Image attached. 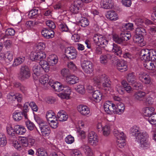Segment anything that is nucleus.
Listing matches in <instances>:
<instances>
[{
  "mask_svg": "<svg viewBox=\"0 0 156 156\" xmlns=\"http://www.w3.org/2000/svg\"><path fill=\"white\" fill-rule=\"evenodd\" d=\"M66 142L68 144H71L74 141V137L70 135L67 136L65 139Z\"/></svg>",
  "mask_w": 156,
  "mask_h": 156,
  "instance_id": "4d7b16f0",
  "label": "nucleus"
},
{
  "mask_svg": "<svg viewBox=\"0 0 156 156\" xmlns=\"http://www.w3.org/2000/svg\"><path fill=\"white\" fill-rule=\"evenodd\" d=\"M58 58L57 56L55 54H52L49 55L48 58V61L51 66H54L58 62Z\"/></svg>",
  "mask_w": 156,
  "mask_h": 156,
  "instance_id": "7c9ffc66",
  "label": "nucleus"
},
{
  "mask_svg": "<svg viewBox=\"0 0 156 156\" xmlns=\"http://www.w3.org/2000/svg\"><path fill=\"white\" fill-rule=\"evenodd\" d=\"M25 58L23 56H20L14 58L12 66H16L21 64L24 61Z\"/></svg>",
  "mask_w": 156,
  "mask_h": 156,
  "instance_id": "4c0bfd02",
  "label": "nucleus"
},
{
  "mask_svg": "<svg viewBox=\"0 0 156 156\" xmlns=\"http://www.w3.org/2000/svg\"><path fill=\"white\" fill-rule=\"evenodd\" d=\"M36 154L37 156H48L47 152L43 148H39L37 150Z\"/></svg>",
  "mask_w": 156,
  "mask_h": 156,
  "instance_id": "3c124183",
  "label": "nucleus"
},
{
  "mask_svg": "<svg viewBox=\"0 0 156 156\" xmlns=\"http://www.w3.org/2000/svg\"><path fill=\"white\" fill-rule=\"evenodd\" d=\"M150 50L146 49H143L140 52V58L142 60L145 62L150 61Z\"/></svg>",
  "mask_w": 156,
  "mask_h": 156,
  "instance_id": "4468645a",
  "label": "nucleus"
},
{
  "mask_svg": "<svg viewBox=\"0 0 156 156\" xmlns=\"http://www.w3.org/2000/svg\"><path fill=\"white\" fill-rule=\"evenodd\" d=\"M41 133L43 136H48L50 133V130L48 126L45 122L41 124L39 126Z\"/></svg>",
  "mask_w": 156,
  "mask_h": 156,
  "instance_id": "f3484780",
  "label": "nucleus"
},
{
  "mask_svg": "<svg viewBox=\"0 0 156 156\" xmlns=\"http://www.w3.org/2000/svg\"><path fill=\"white\" fill-rule=\"evenodd\" d=\"M102 93L99 90L94 91L93 92L91 99L95 102H99L102 99Z\"/></svg>",
  "mask_w": 156,
  "mask_h": 156,
  "instance_id": "2eb2a0df",
  "label": "nucleus"
},
{
  "mask_svg": "<svg viewBox=\"0 0 156 156\" xmlns=\"http://www.w3.org/2000/svg\"><path fill=\"white\" fill-rule=\"evenodd\" d=\"M150 60L155 62L156 60V51L150 50Z\"/></svg>",
  "mask_w": 156,
  "mask_h": 156,
  "instance_id": "13d9d810",
  "label": "nucleus"
},
{
  "mask_svg": "<svg viewBox=\"0 0 156 156\" xmlns=\"http://www.w3.org/2000/svg\"><path fill=\"white\" fill-rule=\"evenodd\" d=\"M101 76H94L91 78L92 83L94 85V86H97L102 81V78H101Z\"/></svg>",
  "mask_w": 156,
  "mask_h": 156,
  "instance_id": "37998d69",
  "label": "nucleus"
},
{
  "mask_svg": "<svg viewBox=\"0 0 156 156\" xmlns=\"http://www.w3.org/2000/svg\"><path fill=\"white\" fill-rule=\"evenodd\" d=\"M144 67L149 70H154L156 67V62H155L149 61L145 62L144 63Z\"/></svg>",
  "mask_w": 156,
  "mask_h": 156,
  "instance_id": "a878e982",
  "label": "nucleus"
},
{
  "mask_svg": "<svg viewBox=\"0 0 156 156\" xmlns=\"http://www.w3.org/2000/svg\"><path fill=\"white\" fill-rule=\"evenodd\" d=\"M90 22L88 19L85 17L82 18L80 20V23L81 26L83 27H86L89 24Z\"/></svg>",
  "mask_w": 156,
  "mask_h": 156,
  "instance_id": "864d4df0",
  "label": "nucleus"
},
{
  "mask_svg": "<svg viewBox=\"0 0 156 156\" xmlns=\"http://www.w3.org/2000/svg\"><path fill=\"white\" fill-rule=\"evenodd\" d=\"M39 63L41 67L44 69V71L47 72H48L49 70V66L48 62L43 59H41Z\"/></svg>",
  "mask_w": 156,
  "mask_h": 156,
  "instance_id": "c9c22d12",
  "label": "nucleus"
},
{
  "mask_svg": "<svg viewBox=\"0 0 156 156\" xmlns=\"http://www.w3.org/2000/svg\"><path fill=\"white\" fill-rule=\"evenodd\" d=\"M46 117L49 122L50 120L57 119L55 114L52 111H49L47 112Z\"/></svg>",
  "mask_w": 156,
  "mask_h": 156,
  "instance_id": "c03bdc74",
  "label": "nucleus"
},
{
  "mask_svg": "<svg viewBox=\"0 0 156 156\" xmlns=\"http://www.w3.org/2000/svg\"><path fill=\"white\" fill-rule=\"evenodd\" d=\"M49 85L51 86L56 91L60 92L64 89V86L60 82H56L49 83Z\"/></svg>",
  "mask_w": 156,
  "mask_h": 156,
  "instance_id": "aec40b11",
  "label": "nucleus"
},
{
  "mask_svg": "<svg viewBox=\"0 0 156 156\" xmlns=\"http://www.w3.org/2000/svg\"><path fill=\"white\" fill-rule=\"evenodd\" d=\"M146 94L145 92L138 91L135 92L133 95L134 99L138 101H143L145 99Z\"/></svg>",
  "mask_w": 156,
  "mask_h": 156,
  "instance_id": "a211bd4d",
  "label": "nucleus"
},
{
  "mask_svg": "<svg viewBox=\"0 0 156 156\" xmlns=\"http://www.w3.org/2000/svg\"><path fill=\"white\" fill-rule=\"evenodd\" d=\"M75 6L72 4L70 7L69 10L73 14H77L78 13L80 10Z\"/></svg>",
  "mask_w": 156,
  "mask_h": 156,
  "instance_id": "0e129e2a",
  "label": "nucleus"
},
{
  "mask_svg": "<svg viewBox=\"0 0 156 156\" xmlns=\"http://www.w3.org/2000/svg\"><path fill=\"white\" fill-rule=\"evenodd\" d=\"M6 132L7 134L10 136H14L15 135V131L12 125L8 124L6 126Z\"/></svg>",
  "mask_w": 156,
  "mask_h": 156,
  "instance_id": "a18cd8bd",
  "label": "nucleus"
},
{
  "mask_svg": "<svg viewBox=\"0 0 156 156\" xmlns=\"http://www.w3.org/2000/svg\"><path fill=\"white\" fill-rule=\"evenodd\" d=\"M76 91L81 94H84L85 92L84 86L83 85H78L75 88Z\"/></svg>",
  "mask_w": 156,
  "mask_h": 156,
  "instance_id": "603ef678",
  "label": "nucleus"
},
{
  "mask_svg": "<svg viewBox=\"0 0 156 156\" xmlns=\"http://www.w3.org/2000/svg\"><path fill=\"white\" fill-rule=\"evenodd\" d=\"M13 53L11 51H7L4 54L3 58L4 61L7 62L11 61L13 58Z\"/></svg>",
  "mask_w": 156,
  "mask_h": 156,
  "instance_id": "f704fd0d",
  "label": "nucleus"
},
{
  "mask_svg": "<svg viewBox=\"0 0 156 156\" xmlns=\"http://www.w3.org/2000/svg\"><path fill=\"white\" fill-rule=\"evenodd\" d=\"M144 115L147 117H150L154 113V109L152 107H145L143 109Z\"/></svg>",
  "mask_w": 156,
  "mask_h": 156,
  "instance_id": "c756f323",
  "label": "nucleus"
},
{
  "mask_svg": "<svg viewBox=\"0 0 156 156\" xmlns=\"http://www.w3.org/2000/svg\"><path fill=\"white\" fill-rule=\"evenodd\" d=\"M144 18H139L136 19L134 22L136 25L137 26L142 25L144 26Z\"/></svg>",
  "mask_w": 156,
  "mask_h": 156,
  "instance_id": "69168bd1",
  "label": "nucleus"
},
{
  "mask_svg": "<svg viewBox=\"0 0 156 156\" xmlns=\"http://www.w3.org/2000/svg\"><path fill=\"white\" fill-rule=\"evenodd\" d=\"M111 49L110 51L114 53L117 55L120 56L122 54V50L121 47L117 44L113 43L111 46Z\"/></svg>",
  "mask_w": 156,
  "mask_h": 156,
  "instance_id": "b1692460",
  "label": "nucleus"
},
{
  "mask_svg": "<svg viewBox=\"0 0 156 156\" xmlns=\"http://www.w3.org/2000/svg\"><path fill=\"white\" fill-rule=\"evenodd\" d=\"M73 4L76 7H78L77 8L80 10L83 6V3L81 0H76L74 1Z\"/></svg>",
  "mask_w": 156,
  "mask_h": 156,
  "instance_id": "680f3d73",
  "label": "nucleus"
},
{
  "mask_svg": "<svg viewBox=\"0 0 156 156\" xmlns=\"http://www.w3.org/2000/svg\"><path fill=\"white\" fill-rule=\"evenodd\" d=\"M115 90L119 94H122L124 93V88L120 84H117L115 87Z\"/></svg>",
  "mask_w": 156,
  "mask_h": 156,
  "instance_id": "052dcab7",
  "label": "nucleus"
},
{
  "mask_svg": "<svg viewBox=\"0 0 156 156\" xmlns=\"http://www.w3.org/2000/svg\"><path fill=\"white\" fill-rule=\"evenodd\" d=\"M68 118V116L67 113L63 110L60 111L57 114V119L60 121H66Z\"/></svg>",
  "mask_w": 156,
  "mask_h": 156,
  "instance_id": "5701e85b",
  "label": "nucleus"
},
{
  "mask_svg": "<svg viewBox=\"0 0 156 156\" xmlns=\"http://www.w3.org/2000/svg\"><path fill=\"white\" fill-rule=\"evenodd\" d=\"M78 80V78L74 75H70L67 76L66 79V82L71 84H74L77 83Z\"/></svg>",
  "mask_w": 156,
  "mask_h": 156,
  "instance_id": "393cba45",
  "label": "nucleus"
},
{
  "mask_svg": "<svg viewBox=\"0 0 156 156\" xmlns=\"http://www.w3.org/2000/svg\"><path fill=\"white\" fill-rule=\"evenodd\" d=\"M125 108L124 105L123 103H119L117 105L116 107L115 106V112L116 114L120 115L124 112Z\"/></svg>",
  "mask_w": 156,
  "mask_h": 156,
  "instance_id": "2f4dec72",
  "label": "nucleus"
},
{
  "mask_svg": "<svg viewBox=\"0 0 156 156\" xmlns=\"http://www.w3.org/2000/svg\"><path fill=\"white\" fill-rule=\"evenodd\" d=\"M120 36L122 37L123 43H125L126 41L129 40L131 37L130 34L128 33H121Z\"/></svg>",
  "mask_w": 156,
  "mask_h": 156,
  "instance_id": "5fc2aeb1",
  "label": "nucleus"
},
{
  "mask_svg": "<svg viewBox=\"0 0 156 156\" xmlns=\"http://www.w3.org/2000/svg\"><path fill=\"white\" fill-rule=\"evenodd\" d=\"M26 126L28 129L32 130L34 129L35 126L32 122L28 120L26 122Z\"/></svg>",
  "mask_w": 156,
  "mask_h": 156,
  "instance_id": "338daca9",
  "label": "nucleus"
},
{
  "mask_svg": "<svg viewBox=\"0 0 156 156\" xmlns=\"http://www.w3.org/2000/svg\"><path fill=\"white\" fill-rule=\"evenodd\" d=\"M135 34L137 35L144 36L146 35L145 29L142 27H139L136 28Z\"/></svg>",
  "mask_w": 156,
  "mask_h": 156,
  "instance_id": "a19ab883",
  "label": "nucleus"
},
{
  "mask_svg": "<svg viewBox=\"0 0 156 156\" xmlns=\"http://www.w3.org/2000/svg\"><path fill=\"white\" fill-rule=\"evenodd\" d=\"M19 140L23 146L27 147L28 145V139L27 137H21Z\"/></svg>",
  "mask_w": 156,
  "mask_h": 156,
  "instance_id": "6e6d98bb",
  "label": "nucleus"
},
{
  "mask_svg": "<svg viewBox=\"0 0 156 156\" xmlns=\"http://www.w3.org/2000/svg\"><path fill=\"white\" fill-rule=\"evenodd\" d=\"M77 108L78 112L82 115L87 116L90 114V108L86 105H80Z\"/></svg>",
  "mask_w": 156,
  "mask_h": 156,
  "instance_id": "dca6fc26",
  "label": "nucleus"
},
{
  "mask_svg": "<svg viewBox=\"0 0 156 156\" xmlns=\"http://www.w3.org/2000/svg\"><path fill=\"white\" fill-rule=\"evenodd\" d=\"M18 77L21 81L27 80L31 76V72L29 67L26 65H22L20 68Z\"/></svg>",
  "mask_w": 156,
  "mask_h": 156,
  "instance_id": "f03ea898",
  "label": "nucleus"
},
{
  "mask_svg": "<svg viewBox=\"0 0 156 156\" xmlns=\"http://www.w3.org/2000/svg\"><path fill=\"white\" fill-rule=\"evenodd\" d=\"M100 61L101 63L104 65L107 63L108 60L105 55H101L100 58Z\"/></svg>",
  "mask_w": 156,
  "mask_h": 156,
  "instance_id": "774afa93",
  "label": "nucleus"
},
{
  "mask_svg": "<svg viewBox=\"0 0 156 156\" xmlns=\"http://www.w3.org/2000/svg\"><path fill=\"white\" fill-rule=\"evenodd\" d=\"M102 130L104 136H108L110 134L111 130V125L108 122L103 127Z\"/></svg>",
  "mask_w": 156,
  "mask_h": 156,
  "instance_id": "58836bf2",
  "label": "nucleus"
},
{
  "mask_svg": "<svg viewBox=\"0 0 156 156\" xmlns=\"http://www.w3.org/2000/svg\"><path fill=\"white\" fill-rule=\"evenodd\" d=\"M41 33L42 35L46 38H50L53 37L54 32L52 30L43 29Z\"/></svg>",
  "mask_w": 156,
  "mask_h": 156,
  "instance_id": "4be33fe9",
  "label": "nucleus"
},
{
  "mask_svg": "<svg viewBox=\"0 0 156 156\" xmlns=\"http://www.w3.org/2000/svg\"><path fill=\"white\" fill-rule=\"evenodd\" d=\"M113 40L115 42L119 44H123V40L121 36L119 37L117 34H113Z\"/></svg>",
  "mask_w": 156,
  "mask_h": 156,
  "instance_id": "09e8293b",
  "label": "nucleus"
},
{
  "mask_svg": "<svg viewBox=\"0 0 156 156\" xmlns=\"http://www.w3.org/2000/svg\"><path fill=\"white\" fill-rule=\"evenodd\" d=\"M46 48V45L44 43L42 42H39L35 44L34 46V50L37 51H42Z\"/></svg>",
  "mask_w": 156,
  "mask_h": 156,
  "instance_id": "e433bc0d",
  "label": "nucleus"
},
{
  "mask_svg": "<svg viewBox=\"0 0 156 156\" xmlns=\"http://www.w3.org/2000/svg\"><path fill=\"white\" fill-rule=\"evenodd\" d=\"M68 153L70 156H83L81 152L76 149L70 150L68 151Z\"/></svg>",
  "mask_w": 156,
  "mask_h": 156,
  "instance_id": "49530a36",
  "label": "nucleus"
},
{
  "mask_svg": "<svg viewBox=\"0 0 156 156\" xmlns=\"http://www.w3.org/2000/svg\"><path fill=\"white\" fill-rule=\"evenodd\" d=\"M72 25L68 27L65 23H61L59 25V27L62 31L70 32L72 34L75 30L74 25L73 24Z\"/></svg>",
  "mask_w": 156,
  "mask_h": 156,
  "instance_id": "6ab92c4d",
  "label": "nucleus"
},
{
  "mask_svg": "<svg viewBox=\"0 0 156 156\" xmlns=\"http://www.w3.org/2000/svg\"><path fill=\"white\" fill-rule=\"evenodd\" d=\"M23 116V113L20 111H15L13 113L12 117L16 121H19L22 119Z\"/></svg>",
  "mask_w": 156,
  "mask_h": 156,
  "instance_id": "72a5a7b5",
  "label": "nucleus"
},
{
  "mask_svg": "<svg viewBox=\"0 0 156 156\" xmlns=\"http://www.w3.org/2000/svg\"><path fill=\"white\" fill-rule=\"evenodd\" d=\"M115 66L117 69L121 72H125L127 69V63L123 60L118 61L116 63Z\"/></svg>",
  "mask_w": 156,
  "mask_h": 156,
  "instance_id": "f8f14e48",
  "label": "nucleus"
},
{
  "mask_svg": "<svg viewBox=\"0 0 156 156\" xmlns=\"http://www.w3.org/2000/svg\"><path fill=\"white\" fill-rule=\"evenodd\" d=\"M83 150L85 154L87 156H91L93 153L92 151L88 145H83L82 146Z\"/></svg>",
  "mask_w": 156,
  "mask_h": 156,
  "instance_id": "ea45409f",
  "label": "nucleus"
},
{
  "mask_svg": "<svg viewBox=\"0 0 156 156\" xmlns=\"http://www.w3.org/2000/svg\"><path fill=\"white\" fill-rule=\"evenodd\" d=\"M106 16L107 19H109L112 21H115L119 19L117 14L114 11H110L108 12Z\"/></svg>",
  "mask_w": 156,
  "mask_h": 156,
  "instance_id": "cd10ccee",
  "label": "nucleus"
},
{
  "mask_svg": "<svg viewBox=\"0 0 156 156\" xmlns=\"http://www.w3.org/2000/svg\"><path fill=\"white\" fill-rule=\"evenodd\" d=\"M140 80L145 84H151L152 83L150 76L145 72L140 73L139 75Z\"/></svg>",
  "mask_w": 156,
  "mask_h": 156,
  "instance_id": "ddd939ff",
  "label": "nucleus"
},
{
  "mask_svg": "<svg viewBox=\"0 0 156 156\" xmlns=\"http://www.w3.org/2000/svg\"><path fill=\"white\" fill-rule=\"evenodd\" d=\"M19 140L17 137H15L13 139H12L11 140L12 142L13 146L15 149L18 150H20L22 149V147Z\"/></svg>",
  "mask_w": 156,
  "mask_h": 156,
  "instance_id": "473e14b6",
  "label": "nucleus"
},
{
  "mask_svg": "<svg viewBox=\"0 0 156 156\" xmlns=\"http://www.w3.org/2000/svg\"><path fill=\"white\" fill-rule=\"evenodd\" d=\"M131 132L133 135L136 137L140 145L144 149L149 147L150 142L148 141V136L146 132L140 129L137 126H133L131 129Z\"/></svg>",
  "mask_w": 156,
  "mask_h": 156,
  "instance_id": "f257e3e1",
  "label": "nucleus"
},
{
  "mask_svg": "<svg viewBox=\"0 0 156 156\" xmlns=\"http://www.w3.org/2000/svg\"><path fill=\"white\" fill-rule=\"evenodd\" d=\"M101 78H102L101 82H103L102 86L104 87L109 88L111 86V82L109 78L105 75L101 76Z\"/></svg>",
  "mask_w": 156,
  "mask_h": 156,
  "instance_id": "bb28decb",
  "label": "nucleus"
},
{
  "mask_svg": "<svg viewBox=\"0 0 156 156\" xmlns=\"http://www.w3.org/2000/svg\"><path fill=\"white\" fill-rule=\"evenodd\" d=\"M49 123L51 127L53 129H55L58 126V123L57 119L50 120Z\"/></svg>",
  "mask_w": 156,
  "mask_h": 156,
  "instance_id": "e2e57ef3",
  "label": "nucleus"
},
{
  "mask_svg": "<svg viewBox=\"0 0 156 156\" xmlns=\"http://www.w3.org/2000/svg\"><path fill=\"white\" fill-rule=\"evenodd\" d=\"M7 144V140L5 135L3 133H0V145L4 146Z\"/></svg>",
  "mask_w": 156,
  "mask_h": 156,
  "instance_id": "de8ad7c7",
  "label": "nucleus"
},
{
  "mask_svg": "<svg viewBox=\"0 0 156 156\" xmlns=\"http://www.w3.org/2000/svg\"><path fill=\"white\" fill-rule=\"evenodd\" d=\"M42 69L40 65L37 64L34 66L33 68V72L34 74L33 76L35 80H37V79H36L35 76L38 77L41 76L42 74Z\"/></svg>",
  "mask_w": 156,
  "mask_h": 156,
  "instance_id": "412c9836",
  "label": "nucleus"
},
{
  "mask_svg": "<svg viewBox=\"0 0 156 156\" xmlns=\"http://www.w3.org/2000/svg\"><path fill=\"white\" fill-rule=\"evenodd\" d=\"M142 36L138 35L135 34L133 38L134 42L136 43L140 44L142 43L144 41Z\"/></svg>",
  "mask_w": 156,
  "mask_h": 156,
  "instance_id": "8fccbe9b",
  "label": "nucleus"
},
{
  "mask_svg": "<svg viewBox=\"0 0 156 156\" xmlns=\"http://www.w3.org/2000/svg\"><path fill=\"white\" fill-rule=\"evenodd\" d=\"M49 77L45 75L41 76L39 79L37 87L43 89H46L49 85Z\"/></svg>",
  "mask_w": 156,
  "mask_h": 156,
  "instance_id": "6e6552de",
  "label": "nucleus"
},
{
  "mask_svg": "<svg viewBox=\"0 0 156 156\" xmlns=\"http://www.w3.org/2000/svg\"><path fill=\"white\" fill-rule=\"evenodd\" d=\"M81 65L85 73L89 74L93 72V65L90 61L84 60L81 62Z\"/></svg>",
  "mask_w": 156,
  "mask_h": 156,
  "instance_id": "423d86ee",
  "label": "nucleus"
},
{
  "mask_svg": "<svg viewBox=\"0 0 156 156\" xmlns=\"http://www.w3.org/2000/svg\"><path fill=\"white\" fill-rule=\"evenodd\" d=\"M104 108L105 112L108 114H112L114 113L115 105L111 101H106L104 104Z\"/></svg>",
  "mask_w": 156,
  "mask_h": 156,
  "instance_id": "1a4fd4ad",
  "label": "nucleus"
},
{
  "mask_svg": "<svg viewBox=\"0 0 156 156\" xmlns=\"http://www.w3.org/2000/svg\"><path fill=\"white\" fill-rule=\"evenodd\" d=\"M88 143L91 145L96 146L99 142V138L97 133L93 131L89 132L88 135Z\"/></svg>",
  "mask_w": 156,
  "mask_h": 156,
  "instance_id": "20e7f679",
  "label": "nucleus"
},
{
  "mask_svg": "<svg viewBox=\"0 0 156 156\" xmlns=\"http://www.w3.org/2000/svg\"><path fill=\"white\" fill-rule=\"evenodd\" d=\"M127 79L129 83L133 85L136 81V76L133 73H129L128 74Z\"/></svg>",
  "mask_w": 156,
  "mask_h": 156,
  "instance_id": "79ce46f5",
  "label": "nucleus"
},
{
  "mask_svg": "<svg viewBox=\"0 0 156 156\" xmlns=\"http://www.w3.org/2000/svg\"><path fill=\"white\" fill-rule=\"evenodd\" d=\"M64 93H60L58 94V96L61 99H69L70 98V95L72 92V90L70 87L68 86H64L63 90Z\"/></svg>",
  "mask_w": 156,
  "mask_h": 156,
  "instance_id": "9d476101",
  "label": "nucleus"
},
{
  "mask_svg": "<svg viewBox=\"0 0 156 156\" xmlns=\"http://www.w3.org/2000/svg\"><path fill=\"white\" fill-rule=\"evenodd\" d=\"M66 57L69 59H74L77 56V52L76 49L72 47H69L65 49Z\"/></svg>",
  "mask_w": 156,
  "mask_h": 156,
  "instance_id": "0eeeda50",
  "label": "nucleus"
},
{
  "mask_svg": "<svg viewBox=\"0 0 156 156\" xmlns=\"http://www.w3.org/2000/svg\"><path fill=\"white\" fill-rule=\"evenodd\" d=\"M14 129L16 133L19 135H23L26 131L25 127L21 125H17L15 126Z\"/></svg>",
  "mask_w": 156,
  "mask_h": 156,
  "instance_id": "c85d7f7f",
  "label": "nucleus"
},
{
  "mask_svg": "<svg viewBox=\"0 0 156 156\" xmlns=\"http://www.w3.org/2000/svg\"><path fill=\"white\" fill-rule=\"evenodd\" d=\"M100 5L101 8L106 9H112L114 6L113 2L112 0H101Z\"/></svg>",
  "mask_w": 156,
  "mask_h": 156,
  "instance_id": "9b49d317",
  "label": "nucleus"
},
{
  "mask_svg": "<svg viewBox=\"0 0 156 156\" xmlns=\"http://www.w3.org/2000/svg\"><path fill=\"white\" fill-rule=\"evenodd\" d=\"M93 39L94 42L98 46L104 47L108 44L107 41L102 35L99 34H95Z\"/></svg>",
  "mask_w": 156,
  "mask_h": 156,
  "instance_id": "39448f33",
  "label": "nucleus"
},
{
  "mask_svg": "<svg viewBox=\"0 0 156 156\" xmlns=\"http://www.w3.org/2000/svg\"><path fill=\"white\" fill-rule=\"evenodd\" d=\"M46 57L45 52L43 51H37L34 50L30 55V58L33 61L44 59Z\"/></svg>",
  "mask_w": 156,
  "mask_h": 156,
  "instance_id": "7ed1b4c3",
  "label": "nucleus"
},
{
  "mask_svg": "<svg viewBox=\"0 0 156 156\" xmlns=\"http://www.w3.org/2000/svg\"><path fill=\"white\" fill-rule=\"evenodd\" d=\"M154 115L149 117L148 119V121L152 125H156V113L154 114Z\"/></svg>",
  "mask_w": 156,
  "mask_h": 156,
  "instance_id": "bf43d9fd",
  "label": "nucleus"
}]
</instances>
